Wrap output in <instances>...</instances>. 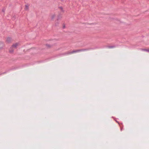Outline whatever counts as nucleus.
Wrapping results in <instances>:
<instances>
[{
    "mask_svg": "<svg viewBox=\"0 0 149 149\" xmlns=\"http://www.w3.org/2000/svg\"><path fill=\"white\" fill-rule=\"evenodd\" d=\"M4 46L3 43L1 41H0V49H2Z\"/></svg>",
    "mask_w": 149,
    "mask_h": 149,
    "instance_id": "f257e3e1",
    "label": "nucleus"
},
{
    "mask_svg": "<svg viewBox=\"0 0 149 149\" xmlns=\"http://www.w3.org/2000/svg\"><path fill=\"white\" fill-rule=\"evenodd\" d=\"M90 49L89 48L87 49H78L79 52H82V51H88Z\"/></svg>",
    "mask_w": 149,
    "mask_h": 149,
    "instance_id": "f03ea898",
    "label": "nucleus"
},
{
    "mask_svg": "<svg viewBox=\"0 0 149 149\" xmlns=\"http://www.w3.org/2000/svg\"><path fill=\"white\" fill-rule=\"evenodd\" d=\"M12 40V39L8 37L7 38L6 40V42H7L8 43H10L11 42Z\"/></svg>",
    "mask_w": 149,
    "mask_h": 149,
    "instance_id": "7ed1b4c3",
    "label": "nucleus"
},
{
    "mask_svg": "<svg viewBox=\"0 0 149 149\" xmlns=\"http://www.w3.org/2000/svg\"><path fill=\"white\" fill-rule=\"evenodd\" d=\"M79 52L78 50H73V51L71 52H68V54H72L74 53Z\"/></svg>",
    "mask_w": 149,
    "mask_h": 149,
    "instance_id": "20e7f679",
    "label": "nucleus"
},
{
    "mask_svg": "<svg viewBox=\"0 0 149 149\" xmlns=\"http://www.w3.org/2000/svg\"><path fill=\"white\" fill-rule=\"evenodd\" d=\"M18 45V43H16L15 44H13L12 46V48H16L17 46Z\"/></svg>",
    "mask_w": 149,
    "mask_h": 149,
    "instance_id": "39448f33",
    "label": "nucleus"
},
{
    "mask_svg": "<svg viewBox=\"0 0 149 149\" xmlns=\"http://www.w3.org/2000/svg\"><path fill=\"white\" fill-rule=\"evenodd\" d=\"M14 50V48H12L11 47L9 49V51L10 53H12Z\"/></svg>",
    "mask_w": 149,
    "mask_h": 149,
    "instance_id": "423d86ee",
    "label": "nucleus"
},
{
    "mask_svg": "<svg viewBox=\"0 0 149 149\" xmlns=\"http://www.w3.org/2000/svg\"><path fill=\"white\" fill-rule=\"evenodd\" d=\"M116 47L115 46H107V48H114Z\"/></svg>",
    "mask_w": 149,
    "mask_h": 149,
    "instance_id": "0eeeda50",
    "label": "nucleus"
},
{
    "mask_svg": "<svg viewBox=\"0 0 149 149\" xmlns=\"http://www.w3.org/2000/svg\"><path fill=\"white\" fill-rule=\"evenodd\" d=\"M56 16V15L54 14L51 15V17L52 19H53Z\"/></svg>",
    "mask_w": 149,
    "mask_h": 149,
    "instance_id": "6e6552de",
    "label": "nucleus"
},
{
    "mask_svg": "<svg viewBox=\"0 0 149 149\" xmlns=\"http://www.w3.org/2000/svg\"><path fill=\"white\" fill-rule=\"evenodd\" d=\"M29 8V6L27 5H25V10H28Z\"/></svg>",
    "mask_w": 149,
    "mask_h": 149,
    "instance_id": "1a4fd4ad",
    "label": "nucleus"
},
{
    "mask_svg": "<svg viewBox=\"0 0 149 149\" xmlns=\"http://www.w3.org/2000/svg\"><path fill=\"white\" fill-rule=\"evenodd\" d=\"M62 17L61 15H59L58 16L57 20H58L59 19H60L62 18Z\"/></svg>",
    "mask_w": 149,
    "mask_h": 149,
    "instance_id": "9d476101",
    "label": "nucleus"
},
{
    "mask_svg": "<svg viewBox=\"0 0 149 149\" xmlns=\"http://www.w3.org/2000/svg\"><path fill=\"white\" fill-rule=\"evenodd\" d=\"M141 49L142 50H143V51H146L148 52H149V49Z\"/></svg>",
    "mask_w": 149,
    "mask_h": 149,
    "instance_id": "9b49d317",
    "label": "nucleus"
},
{
    "mask_svg": "<svg viewBox=\"0 0 149 149\" xmlns=\"http://www.w3.org/2000/svg\"><path fill=\"white\" fill-rule=\"evenodd\" d=\"M59 8H60V9L61 10V11L62 12L63 11V8L61 7H59Z\"/></svg>",
    "mask_w": 149,
    "mask_h": 149,
    "instance_id": "f8f14e48",
    "label": "nucleus"
},
{
    "mask_svg": "<svg viewBox=\"0 0 149 149\" xmlns=\"http://www.w3.org/2000/svg\"><path fill=\"white\" fill-rule=\"evenodd\" d=\"M46 46L48 47H50V45L49 44H46Z\"/></svg>",
    "mask_w": 149,
    "mask_h": 149,
    "instance_id": "ddd939ff",
    "label": "nucleus"
},
{
    "mask_svg": "<svg viewBox=\"0 0 149 149\" xmlns=\"http://www.w3.org/2000/svg\"><path fill=\"white\" fill-rule=\"evenodd\" d=\"M58 22H56V23H55V25L56 26H57L58 25Z\"/></svg>",
    "mask_w": 149,
    "mask_h": 149,
    "instance_id": "4468645a",
    "label": "nucleus"
},
{
    "mask_svg": "<svg viewBox=\"0 0 149 149\" xmlns=\"http://www.w3.org/2000/svg\"><path fill=\"white\" fill-rule=\"evenodd\" d=\"M12 19H13V20H14V19H15V18H14V17H13Z\"/></svg>",
    "mask_w": 149,
    "mask_h": 149,
    "instance_id": "2eb2a0df",
    "label": "nucleus"
},
{
    "mask_svg": "<svg viewBox=\"0 0 149 149\" xmlns=\"http://www.w3.org/2000/svg\"><path fill=\"white\" fill-rule=\"evenodd\" d=\"M65 25H64L63 26V28H65Z\"/></svg>",
    "mask_w": 149,
    "mask_h": 149,
    "instance_id": "dca6fc26",
    "label": "nucleus"
},
{
    "mask_svg": "<svg viewBox=\"0 0 149 149\" xmlns=\"http://www.w3.org/2000/svg\"><path fill=\"white\" fill-rule=\"evenodd\" d=\"M2 11L3 12H4V10L3 9L2 10Z\"/></svg>",
    "mask_w": 149,
    "mask_h": 149,
    "instance_id": "f3484780",
    "label": "nucleus"
},
{
    "mask_svg": "<svg viewBox=\"0 0 149 149\" xmlns=\"http://www.w3.org/2000/svg\"><path fill=\"white\" fill-rule=\"evenodd\" d=\"M61 1H64V0H61Z\"/></svg>",
    "mask_w": 149,
    "mask_h": 149,
    "instance_id": "a211bd4d",
    "label": "nucleus"
}]
</instances>
